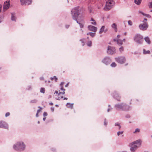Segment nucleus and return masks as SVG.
I'll list each match as a JSON object with an SVG mask.
<instances>
[{"label":"nucleus","instance_id":"obj_1","mask_svg":"<svg viewBox=\"0 0 152 152\" xmlns=\"http://www.w3.org/2000/svg\"><path fill=\"white\" fill-rule=\"evenodd\" d=\"M79 8L76 7L73 9L71 11V14L73 20H76L77 23H78L77 18L79 15Z\"/></svg>","mask_w":152,"mask_h":152},{"label":"nucleus","instance_id":"obj_2","mask_svg":"<svg viewBox=\"0 0 152 152\" xmlns=\"http://www.w3.org/2000/svg\"><path fill=\"white\" fill-rule=\"evenodd\" d=\"M131 144L132 146L130 148V150L131 151L133 152L140 145L141 142L140 140H137Z\"/></svg>","mask_w":152,"mask_h":152},{"label":"nucleus","instance_id":"obj_3","mask_svg":"<svg viewBox=\"0 0 152 152\" xmlns=\"http://www.w3.org/2000/svg\"><path fill=\"white\" fill-rule=\"evenodd\" d=\"M25 146L23 142H18L15 145H14L13 148L15 150L21 151L25 148Z\"/></svg>","mask_w":152,"mask_h":152},{"label":"nucleus","instance_id":"obj_4","mask_svg":"<svg viewBox=\"0 0 152 152\" xmlns=\"http://www.w3.org/2000/svg\"><path fill=\"white\" fill-rule=\"evenodd\" d=\"M134 41L139 44L142 43L143 41V37L140 34H137L134 37Z\"/></svg>","mask_w":152,"mask_h":152},{"label":"nucleus","instance_id":"obj_5","mask_svg":"<svg viewBox=\"0 0 152 152\" xmlns=\"http://www.w3.org/2000/svg\"><path fill=\"white\" fill-rule=\"evenodd\" d=\"M113 1L112 0H109L107 1L106 4L104 8L105 10H110L112 7V4Z\"/></svg>","mask_w":152,"mask_h":152},{"label":"nucleus","instance_id":"obj_6","mask_svg":"<svg viewBox=\"0 0 152 152\" xmlns=\"http://www.w3.org/2000/svg\"><path fill=\"white\" fill-rule=\"evenodd\" d=\"M107 53L109 54H113L115 52V49L114 47L109 46L107 50Z\"/></svg>","mask_w":152,"mask_h":152},{"label":"nucleus","instance_id":"obj_7","mask_svg":"<svg viewBox=\"0 0 152 152\" xmlns=\"http://www.w3.org/2000/svg\"><path fill=\"white\" fill-rule=\"evenodd\" d=\"M140 28L142 30H145L147 29L148 27L147 22H144L143 24H140L139 26Z\"/></svg>","mask_w":152,"mask_h":152},{"label":"nucleus","instance_id":"obj_8","mask_svg":"<svg viewBox=\"0 0 152 152\" xmlns=\"http://www.w3.org/2000/svg\"><path fill=\"white\" fill-rule=\"evenodd\" d=\"M127 106L125 104L123 103L121 104H117L115 106L117 109H121L122 110H126V108Z\"/></svg>","mask_w":152,"mask_h":152},{"label":"nucleus","instance_id":"obj_9","mask_svg":"<svg viewBox=\"0 0 152 152\" xmlns=\"http://www.w3.org/2000/svg\"><path fill=\"white\" fill-rule=\"evenodd\" d=\"M116 61L120 64L124 63L126 59L124 57H120L115 58Z\"/></svg>","mask_w":152,"mask_h":152},{"label":"nucleus","instance_id":"obj_10","mask_svg":"<svg viewBox=\"0 0 152 152\" xmlns=\"http://www.w3.org/2000/svg\"><path fill=\"white\" fill-rule=\"evenodd\" d=\"M64 82H61L60 84V86L61 87L60 90H59V94L58 95L59 96L61 94H65V89L63 88V85L64 84Z\"/></svg>","mask_w":152,"mask_h":152},{"label":"nucleus","instance_id":"obj_11","mask_svg":"<svg viewBox=\"0 0 152 152\" xmlns=\"http://www.w3.org/2000/svg\"><path fill=\"white\" fill-rule=\"evenodd\" d=\"M0 128L8 129V126L6 122L1 121H0Z\"/></svg>","mask_w":152,"mask_h":152},{"label":"nucleus","instance_id":"obj_12","mask_svg":"<svg viewBox=\"0 0 152 152\" xmlns=\"http://www.w3.org/2000/svg\"><path fill=\"white\" fill-rule=\"evenodd\" d=\"M120 35H118L117 36V39H114V41H116L118 44L120 45H121L123 44V41L125 42V39H124L123 40H121L119 39L120 38Z\"/></svg>","mask_w":152,"mask_h":152},{"label":"nucleus","instance_id":"obj_13","mask_svg":"<svg viewBox=\"0 0 152 152\" xmlns=\"http://www.w3.org/2000/svg\"><path fill=\"white\" fill-rule=\"evenodd\" d=\"M10 4V1H6L4 2L3 6L4 11H5L9 8Z\"/></svg>","mask_w":152,"mask_h":152},{"label":"nucleus","instance_id":"obj_14","mask_svg":"<svg viewBox=\"0 0 152 152\" xmlns=\"http://www.w3.org/2000/svg\"><path fill=\"white\" fill-rule=\"evenodd\" d=\"M32 0H20L21 4L22 5H29L31 4Z\"/></svg>","mask_w":152,"mask_h":152},{"label":"nucleus","instance_id":"obj_15","mask_svg":"<svg viewBox=\"0 0 152 152\" xmlns=\"http://www.w3.org/2000/svg\"><path fill=\"white\" fill-rule=\"evenodd\" d=\"M88 28L89 30L94 32H96L97 30L96 27L91 25L88 26Z\"/></svg>","mask_w":152,"mask_h":152},{"label":"nucleus","instance_id":"obj_16","mask_svg":"<svg viewBox=\"0 0 152 152\" xmlns=\"http://www.w3.org/2000/svg\"><path fill=\"white\" fill-rule=\"evenodd\" d=\"M110 58L107 57L104 58L102 61V62L106 65H107L110 64Z\"/></svg>","mask_w":152,"mask_h":152},{"label":"nucleus","instance_id":"obj_17","mask_svg":"<svg viewBox=\"0 0 152 152\" xmlns=\"http://www.w3.org/2000/svg\"><path fill=\"white\" fill-rule=\"evenodd\" d=\"M104 26H102L99 31L100 34H102L103 32H106L107 31V29L104 30Z\"/></svg>","mask_w":152,"mask_h":152},{"label":"nucleus","instance_id":"obj_18","mask_svg":"<svg viewBox=\"0 0 152 152\" xmlns=\"http://www.w3.org/2000/svg\"><path fill=\"white\" fill-rule=\"evenodd\" d=\"M66 106L67 107L72 109L73 107V104L68 103L66 104Z\"/></svg>","mask_w":152,"mask_h":152},{"label":"nucleus","instance_id":"obj_19","mask_svg":"<svg viewBox=\"0 0 152 152\" xmlns=\"http://www.w3.org/2000/svg\"><path fill=\"white\" fill-rule=\"evenodd\" d=\"M144 39L145 41V42H147L148 44H150L151 43V41L149 38L147 37H145Z\"/></svg>","mask_w":152,"mask_h":152},{"label":"nucleus","instance_id":"obj_20","mask_svg":"<svg viewBox=\"0 0 152 152\" xmlns=\"http://www.w3.org/2000/svg\"><path fill=\"white\" fill-rule=\"evenodd\" d=\"M112 28H114V29L115 31L116 32L117 31V26H116V25L115 23H113L112 25Z\"/></svg>","mask_w":152,"mask_h":152},{"label":"nucleus","instance_id":"obj_21","mask_svg":"<svg viewBox=\"0 0 152 152\" xmlns=\"http://www.w3.org/2000/svg\"><path fill=\"white\" fill-rule=\"evenodd\" d=\"M90 21L91 22V23L93 25H96V23L95 21V20L93 18H91L90 20Z\"/></svg>","mask_w":152,"mask_h":152},{"label":"nucleus","instance_id":"obj_22","mask_svg":"<svg viewBox=\"0 0 152 152\" xmlns=\"http://www.w3.org/2000/svg\"><path fill=\"white\" fill-rule=\"evenodd\" d=\"M142 0H134V2L137 5H140L141 2Z\"/></svg>","mask_w":152,"mask_h":152},{"label":"nucleus","instance_id":"obj_23","mask_svg":"<svg viewBox=\"0 0 152 152\" xmlns=\"http://www.w3.org/2000/svg\"><path fill=\"white\" fill-rule=\"evenodd\" d=\"M138 12L139 13H141V14H142L143 15H144L145 16H146L148 17H150V16L149 15H148V14H144L143 12H142L140 11H138Z\"/></svg>","mask_w":152,"mask_h":152},{"label":"nucleus","instance_id":"obj_24","mask_svg":"<svg viewBox=\"0 0 152 152\" xmlns=\"http://www.w3.org/2000/svg\"><path fill=\"white\" fill-rule=\"evenodd\" d=\"M64 94H61L59 96L58 94V98H57V99L58 100H60L61 99H62L63 97V95Z\"/></svg>","mask_w":152,"mask_h":152},{"label":"nucleus","instance_id":"obj_25","mask_svg":"<svg viewBox=\"0 0 152 152\" xmlns=\"http://www.w3.org/2000/svg\"><path fill=\"white\" fill-rule=\"evenodd\" d=\"M12 16L11 18V19L12 21H15L16 19V18L14 16V14L12 13L11 14Z\"/></svg>","mask_w":152,"mask_h":152},{"label":"nucleus","instance_id":"obj_26","mask_svg":"<svg viewBox=\"0 0 152 152\" xmlns=\"http://www.w3.org/2000/svg\"><path fill=\"white\" fill-rule=\"evenodd\" d=\"M87 35H90L92 37H94L95 35V33H93L92 32H89L88 33H87Z\"/></svg>","mask_w":152,"mask_h":152},{"label":"nucleus","instance_id":"obj_27","mask_svg":"<svg viewBox=\"0 0 152 152\" xmlns=\"http://www.w3.org/2000/svg\"><path fill=\"white\" fill-rule=\"evenodd\" d=\"M143 53L144 54H149L150 53V52L149 50L146 51L145 49H143Z\"/></svg>","mask_w":152,"mask_h":152},{"label":"nucleus","instance_id":"obj_28","mask_svg":"<svg viewBox=\"0 0 152 152\" xmlns=\"http://www.w3.org/2000/svg\"><path fill=\"white\" fill-rule=\"evenodd\" d=\"M83 16L82 17H78L77 18V20L78 19V20H80V21H83Z\"/></svg>","mask_w":152,"mask_h":152},{"label":"nucleus","instance_id":"obj_29","mask_svg":"<svg viewBox=\"0 0 152 152\" xmlns=\"http://www.w3.org/2000/svg\"><path fill=\"white\" fill-rule=\"evenodd\" d=\"M50 79L52 80H53L54 79H55V81L56 82L57 81V78L56 77V76H54L53 77H51L50 78Z\"/></svg>","mask_w":152,"mask_h":152},{"label":"nucleus","instance_id":"obj_30","mask_svg":"<svg viewBox=\"0 0 152 152\" xmlns=\"http://www.w3.org/2000/svg\"><path fill=\"white\" fill-rule=\"evenodd\" d=\"M40 92L42 93H44L45 92V90L44 88H41L40 89Z\"/></svg>","mask_w":152,"mask_h":152},{"label":"nucleus","instance_id":"obj_31","mask_svg":"<svg viewBox=\"0 0 152 152\" xmlns=\"http://www.w3.org/2000/svg\"><path fill=\"white\" fill-rule=\"evenodd\" d=\"M124 50V48L123 47H121L119 48V51L121 53L123 52Z\"/></svg>","mask_w":152,"mask_h":152},{"label":"nucleus","instance_id":"obj_32","mask_svg":"<svg viewBox=\"0 0 152 152\" xmlns=\"http://www.w3.org/2000/svg\"><path fill=\"white\" fill-rule=\"evenodd\" d=\"M115 126H118V129H120L121 128V126L119 124V123H116L115 124Z\"/></svg>","mask_w":152,"mask_h":152},{"label":"nucleus","instance_id":"obj_33","mask_svg":"<svg viewBox=\"0 0 152 152\" xmlns=\"http://www.w3.org/2000/svg\"><path fill=\"white\" fill-rule=\"evenodd\" d=\"M92 42L91 41H89L87 43V45L88 46L90 47L91 46Z\"/></svg>","mask_w":152,"mask_h":152},{"label":"nucleus","instance_id":"obj_34","mask_svg":"<svg viewBox=\"0 0 152 152\" xmlns=\"http://www.w3.org/2000/svg\"><path fill=\"white\" fill-rule=\"evenodd\" d=\"M116 66V64L114 62L112 63L111 64V66L112 67H114L115 66Z\"/></svg>","mask_w":152,"mask_h":152},{"label":"nucleus","instance_id":"obj_35","mask_svg":"<svg viewBox=\"0 0 152 152\" xmlns=\"http://www.w3.org/2000/svg\"><path fill=\"white\" fill-rule=\"evenodd\" d=\"M123 131L118 132H117V135L118 136H119L120 134H121L123 133Z\"/></svg>","mask_w":152,"mask_h":152},{"label":"nucleus","instance_id":"obj_36","mask_svg":"<svg viewBox=\"0 0 152 152\" xmlns=\"http://www.w3.org/2000/svg\"><path fill=\"white\" fill-rule=\"evenodd\" d=\"M78 23H79V24L81 28H82L83 27L84 25H83V24L82 23H79L78 22Z\"/></svg>","mask_w":152,"mask_h":152},{"label":"nucleus","instance_id":"obj_37","mask_svg":"<svg viewBox=\"0 0 152 152\" xmlns=\"http://www.w3.org/2000/svg\"><path fill=\"white\" fill-rule=\"evenodd\" d=\"M128 23L129 25L130 26L132 25V21H131L130 20H129L128 21Z\"/></svg>","mask_w":152,"mask_h":152},{"label":"nucleus","instance_id":"obj_38","mask_svg":"<svg viewBox=\"0 0 152 152\" xmlns=\"http://www.w3.org/2000/svg\"><path fill=\"white\" fill-rule=\"evenodd\" d=\"M10 115V113L7 112L6 113L5 116L6 117H7V116H9Z\"/></svg>","mask_w":152,"mask_h":152},{"label":"nucleus","instance_id":"obj_39","mask_svg":"<svg viewBox=\"0 0 152 152\" xmlns=\"http://www.w3.org/2000/svg\"><path fill=\"white\" fill-rule=\"evenodd\" d=\"M140 131V130L139 129H135V131L134 132V133H135V132H139Z\"/></svg>","mask_w":152,"mask_h":152},{"label":"nucleus","instance_id":"obj_40","mask_svg":"<svg viewBox=\"0 0 152 152\" xmlns=\"http://www.w3.org/2000/svg\"><path fill=\"white\" fill-rule=\"evenodd\" d=\"M37 102V101L36 100H31V103H35Z\"/></svg>","mask_w":152,"mask_h":152},{"label":"nucleus","instance_id":"obj_41","mask_svg":"<svg viewBox=\"0 0 152 152\" xmlns=\"http://www.w3.org/2000/svg\"><path fill=\"white\" fill-rule=\"evenodd\" d=\"M39 107V108H40V109H39V110H37V113H39V112L41 111V110H42V108H41V107Z\"/></svg>","mask_w":152,"mask_h":152},{"label":"nucleus","instance_id":"obj_42","mask_svg":"<svg viewBox=\"0 0 152 152\" xmlns=\"http://www.w3.org/2000/svg\"><path fill=\"white\" fill-rule=\"evenodd\" d=\"M43 115L44 116H47V114L46 112H44L43 113Z\"/></svg>","mask_w":152,"mask_h":152},{"label":"nucleus","instance_id":"obj_43","mask_svg":"<svg viewBox=\"0 0 152 152\" xmlns=\"http://www.w3.org/2000/svg\"><path fill=\"white\" fill-rule=\"evenodd\" d=\"M50 110L52 112H53L54 111V107H51L50 108Z\"/></svg>","mask_w":152,"mask_h":152},{"label":"nucleus","instance_id":"obj_44","mask_svg":"<svg viewBox=\"0 0 152 152\" xmlns=\"http://www.w3.org/2000/svg\"><path fill=\"white\" fill-rule=\"evenodd\" d=\"M149 8H151L152 7V2L150 3V4L149 6Z\"/></svg>","mask_w":152,"mask_h":152},{"label":"nucleus","instance_id":"obj_45","mask_svg":"<svg viewBox=\"0 0 152 152\" xmlns=\"http://www.w3.org/2000/svg\"><path fill=\"white\" fill-rule=\"evenodd\" d=\"M55 93L56 94H58V91H55V93H54V94H55Z\"/></svg>","mask_w":152,"mask_h":152},{"label":"nucleus","instance_id":"obj_46","mask_svg":"<svg viewBox=\"0 0 152 152\" xmlns=\"http://www.w3.org/2000/svg\"><path fill=\"white\" fill-rule=\"evenodd\" d=\"M49 104L51 105H53V103L51 102L49 103Z\"/></svg>","mask_w":152,"mask_h":152},{"label":"nucleus","instance_id":"obj_47","mask_svg":"<svg viewBox=\"0 0 152 152\" xmlns=\"http://www.w3.org/2000/svg\"><path fill=\"white\" fill-rule=\"evenodd\" d=\"M38 113H37V114H36V116L37 117H38Z\"/></svg>","mask_w":152,"mask_h":152},{"label":"nucleus","instance_id":"obj_48","mask_svg":"<svg viewBox=\"0 0 152 152\" xmlns=\"http://www.w3.org/2000/svg\"><path fill=\"white\" fill-rule=\"evenodd\" d=\"M66 28H68L69 27V25H66Z\"/></svg>","mask_w":152,"mask_h":152},{"label":"nucleus","instance_id":"obj_49","mask_svg":"<svg viewBox=\"0 0 152 152\" xmlns=\"http://www.w3.org/2000/svg\"><path fill=\"white\" fill-rule=\"evenodd\" d=\"M67 99H67V98H65H65H64L63 99H64V100H65V99H66V100H67Z\"/></svg>","mask_w":152,"mask_h":152},{"label":"nucleus","instance_id":"obj_50","mask_svg":"<svg viewBox=\"0 0 152 152\" xmlns=\"http://www.w3.org/2000/svg\"><path fill=\"white\" fill-rule=\"evenodd\" d=\"M104 124L105 125H107V123H106L105 121L104 122Z\"/></svg>","mask_w":152,"mask_h":152},{"label":"nucleus","instance_id":"obj_51","mask_svg":"<svg viewBox=\"0 0 152 152\" xmlns=\"http://www.w3.org/2000/svg\"><path fill=\"white\" fill-rule=\"evenodd\" d=\"M45 119H46V118H43V120L44 121H45Z\"/></svg>","mask_w":152,"mask_h":152},{"label":"nucleus","instance_id":"obj_52","mask_svg":"<svg viewBox=\"0 0 152 152\" xmlns=\"http://www.w3.org/2000/svg\"><path fill=\"white\" fill-rule=\"evenodd\" d=\"M110 110V108L108 109L107 110V112H109V111Z\"/></svg>","mask_w":152,"mask_h":152},{"label":"nucleus","instance_id":"obj_53","mask_svg":"<svg viewBox=\"0 0 152 152\" xmlns=\"http://www.w3.org/2000/svg\"><path fill=\"white\" fill-rule=\"evenodd\" d=\"M144 20H146V21L147 20V19H146V18H145L144 19Z\"/></svg>","mask_w":152,"mask_h":152},{"label":"nucleus","instance_id":"obj_54","mask_svg":"<svg viewBox=\"0 0 152 152\" xmlns=\"http://www.w3.org/2000/svg\"><path fill=\"white\" fill-rule=\"evenodd\" d=\"M126 33L125 32V33H124V35H126Z\"/></svg>","mask_w":152,"mask_h":152},{"label":"nucleus","instance_id":"obj_55","mask_svg":"<svg viewBox=\"0 0 152 152\" xmlns=\"http://www.w3.org/2000/svg\"><path fill=\"white\" fill-rule=\"evenodd\" d=\"M40 79H41V80H42L43 79V78H41Z\"/></svg>","mask_w":152,"mask_h":152},{"label":"nucleus","instance_id":"obj_56","mask_svg":"<svg viewBox=\"0 0 152 152\" xmlns=\"http://www.w3.org/2000/svg\"><path fill=\"white\" fill-rule=\"evenodd\" d=\"M67 84L66 85V86H65V87H67Z\"/></svg>","mask_w":152,"mask_h":152},{"label":"nucleus","instance_id":"obj_57","mask_svg":"<svg viewBox=\"0 0 152 152\" xmlns=\"http://www.w3.org/2000/svg\"><path fill=\"white\" fill-rule=\"evenodd\" d=\"M56 106H57V107H58V106L57 105H56Z\"/></svg>","mask_w":152,"mask_h":152},{"label":"nucleus","instance_id":"obj_58","mask_svg":"<svg viewBox=\"0 0 152 152\" xmlns=\"http://www.w3.org/2000/svg\"><path fill=\"white\" fill-rule=\"evenodd\" d=\"M38 124H39V121H38Z\"/></svg>","mask_w":152,"mask_h":152},{"label":"nucleus","instance_id":"obj_59","mask_svg":"<svg viewBox=\"0 0 152 152\" xmlns=\"http://www.w3.org/2000/svg\"><path fill=\"white\" fill-rule=\"evenodd\" d=\"M1 20H0V23H1Z\"/></svg>","mask_w":152,"mask_h":152},{"label":"nucleus","instance_id":"obj_60","mask_svg":"<svg viewBox=\"0 0 152 152\" xmlns=\"http://www.w3.org/2000/svg\"><path fill=\"white\" fill-rule=\"evenodd\" d=\"M83 43V45H84V43Z\"/></svg>","mask_w":152,"mask_h":152},{"label":"nucleus","instance_id":"obj_61","mask_svg":"<svg viewBox=\"0 0 152 152\" xmlns=\"http://www.w3.org/2000/svg\"><path fill=\"white\" fill-rule=\"evenodd\" d=\"M151 12H152V10L151 11Z\"/></svg>","mask_w":152,"mask_h":152}]
</instances>
